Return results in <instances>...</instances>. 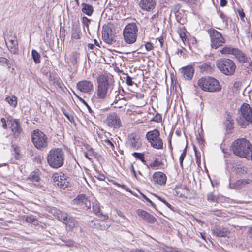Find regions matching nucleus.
Here are the masks:
<instances>
[{
	"mask_svg": "<svg viewBox=\"0 0 252 252\" xmlns=\"http://www.w3.org/2000/svg\"><path fill=\"white\" fill-rule=\"evenodd\" d=\"M97 98L102 100L110 98L114 89L113 79L107 76L101 75L97 78Z\"/></svg>",
	"mask_w": 252,
	"mask_h": 252,
	"instance_id": "obj_1",
	"label": "nucleus"
},
{
	"mask_svg": "<svg viewBox=\"0 0 252 252\" xmlns=\"http://www.w3.org/2000/svg\"><path fill=\"white\" fill-rule=\"evenodd\" d=\"M46 158L48 164L51 168L58 169L64 164V153L61 148H54L49 151Z\"/></svg>",
	"mask_w": 252,
	"mask_h": 252,
	"instance_id": "obj_2",
	"label": "nucleus"
},
{
	"mask_svg": "<svg viewBox=\"0 0 252 252\" xmlns=\"http://www.w3.org/2000/svg\"><path fill=\"white\" fill-rule=\"evenodd\" d=\"M252 148L251 144L245 138L237 139L233 144L234 154L240 157H249Z\"/></svg>",
	"mask_w": 252,
	"mask_h": 252,
	"instance_id": "obj_3",
	"label": "nucleus"
},
{
	"mask_svg": "<svg viewBox=\"0 0 252 252\" xmlns=\"http://www.w3.org/2000/svg\"><path fill=\"white\" fill-rule=\"evenodd\" d=\"M198 85L203 91L209 92H219L221 89L219 82L211 77L200 78L198 81Z\"/></svg>",
	"mask_w": 252,
	"mask_h": 252,
	"instance_id": "obj_4",
	"label": "nucleus"
},
{
	"mask_svg": "<svg viewBox=\"0 0 252 252\" xmlns=\"http://www.w3.org/2000/svg\"><path fill=\"white\" fill-rule=\"evenodd\" d=\"M238 124L245 128L252 124V108L247 103H243L240 108V117L237 120Z\"/></svg>",
	"mask_w": 252,
	"mask_h": 252,
	"instance_id": "obj_5",
	"label": "nucleus"
},
{
	"mask_svg": "<svg viewBox=\"0 0 252 252\" xmlns=\"http://www.w3.org/2000/svg\"><path fill=\"white\" fill-rule=\"evenodd\" d=\"M216 66L223 74L231 76L235 72L236 65L233 61L227 58H220L216 62Z\"/></svg>",
	"mask_w": 252,
	"mask_h": 252,
	"instance_id": "obj_6",
	"label": "nucleus"
},
{
	"mask_svg": "<svg viewBox=\"0 0 252 252\" xmlns=\"http://www.w3.org/2000/svg\"><path fill=\"white\" fill-rule=\"evenodd\" d=\"M32 141L38 150L42 151L48 147V137L43 132L39 129L34 130L32 133Z\"/></svg>",
	"mask_w": 252,
	"mask_h": 252,
	"instance_id": "obj_7",
	"label": "nucleus"
},
{
	"mask_svg": "<svg viewBox=\"0 0 252 252\" xmlns=\"http://www.w3.org/2000/svg\"><path fill=\"white\" fill-rule=\"evenodd\" d=\"M138 28L135 23L128 24L123 30L125 41L128 44L135 42L137 36Z\"/></svg>",
	"mask_w": 252,
	"mask_h": 252,
	"instance_id": "obj_8",
	"label": "nucleus"
},
{
	"mask_svg": "<svg viewBox=\"0 0 252 252\" xmlns=\"http://www.w3.org/2000/svg\"><path fill=\"white\" fill-rule=\"evenodd\" d=\"M146 138L153 148L156 149L163 148V141L160 137V132L158 129H155L147 132Z\"/></svg>",
	"mask_w": 252,
	"mask_h": 252,
	"instance_id": "obj_9",
	"label": "nucleus"
},
{
	"mask_svg": "<svg viewBox=\"0 0 252 252\" xmlns=\"http://www.w3.org/2000/svg\"><path fill=\"white\" fill-rule=\"evenodd\" d=\"M211 38V45L212 48L217 49L222 46L225 42V38L222 34L215 29L210 30L208 32Z\"/></svg>",
	"mask_w": 252,
	"mask_h": 252,
	"instance_id": "obj_10",
	"label": "nucleus"
},
{
	"mask_svg": "<svg viewBox=\"0 0 252 252\" xmlns=\"http://www.w3.org/2000/svg\"><path fill=\"white\" fill-rule=\"evenodd\" d=\"M71 204L76 206V209L88 210L91 209V203L85 194L78 195L71 201Z\"/></svg>",
	"mask_w": 252,
	"mask_h": 252,
	"instance_id": "obj_11",
	"label": "nucleus"
},
{
	"mask_svg": "<svg viewBox=\"0 0 252 252\" xmlns=\"http://www.w3.org/2000/svg\"><path fill=\"white\" fill-rule=\"evenodd\" d=\"M105 123L108 127L113 129H118L122 126L120 118L115 112L109 114Z\"/></svg>",
	"mask_w": 252,
	"mask_h": 252,
	"instance_id": "obj_12",
	"label": "nucleus"
},
{
	"mask_svg": "<svg viewBox=\"0 0 252 252\" xmlns=\"http://www.w3.org/2000/svg\"><path fill=\"white\" fill-rule=\"evenodd\" d=\"M102 38L103 41L109 44H113L115 41V35L112 32V29L109 26H105L103 27L102 31Z\"/></svg>",
	"mask_w": 252,
	"mask_h": 252,
	"instance_id": "obj_13",
	"label": "nucleus"
},
{
	"mask_svg": "<svg viewBox=\"0 0 252 252\" xmlns=\"http://www.w3.org/2000/svg\"><path fill=\"white\" fill-rule=\"evenodd\" d=\"M5 41L8 50L11 53L14 54L18 53V41L16 37L12 36V35H7L5 37Z\"/></svg>",
	"mask_w": 252,
	"mask_h": 252,
	"instance_id": "obj_14",
	"label": "nucleus"
},
{
	"mask_svg": "<svg viewBox=\"0 0 252 252\" xmlns=\"http://www.w3.org/2000/svg\"><path fill=\"white\" fill-rule=\"evenodd\" d=\"M10 124V128L13 137L15 138H19L23 132V129L19 119H11L9 121Z\"/></svg>",
	"mask_w": 252,
	"mask_h": 252,
	"instance_id": "obj_15",
	"label": "nucleus"
},
{
	"mask_svg": "<svg viewBox=\"0 0 252 252\" xmlns=\"http://www.w3.org/2000/svg\"><path fill=\"white\" fill-rule=\"evenodd\" d=\"M77 88L82 93H90L93 90V84L91 81L85 80H82L77 83Z\"/></svg>",
	"mask_w": 252,
	"mask_h": 252,
	"instance_id": "obj_16",
	"label": "nucleus"
},
{
	"mask_svg": "<svg viewBox=\"0 0 252 252\" xmlns=\"http://www.w3.org/2000/svg\"><path fill=\"white\" fill-rule=\"evenodd\" d=\"M53 180L55 185L63 189H65L69 185V182L66 180L64 174L62 175H55L53 176Z\"/></svg>",
	"mask_w": 252,
	"mask_h": 252,
	"instance_id": "obj_17",
	"label": "nucleus"
},
{
	"mask_svg": "<svg viewBox=\"0 0 252 252\" xmlns=\"http://www.w3.org/2000/svg\"><path fill=\"white\" fill-rule=\"evenodd\" d=\"M139 6L142 10L152 11L156 6V0H140Z\"/></svg>",
	"mask_w": 252,
	"mask_h": 252,
	"instance_id": "obj_18",
	"label": "nucleus"
},
{
	"mask_svg": "<svg viewBox=\"0 0 252 252\" xmlns=\"http://www.w3.org/2000/svg\"><path fill=\"white\" fill-rule=\"evenodd\" d=\"M213 235L217 237H224L229 233L227 228L220 225H216L211 229Z\"/></svg>",
	"mask_w": 252,
	"mask_h": 252,
	"instance_id": "obj_19",
	"label": "nucleus"
},
{
	"mask_svg": "<svg viewBox=\"0 0 252 252\" xmlns=\"http://www.w3.org/2000/svg\"><path fill=\"white\" fill-rule=\"evenodd\" d=\"M136 213L143 220L149 223H153L157 221L155 217L146 211L138 209L136 211Z\"/></svg>",
	"mask_w": 252,
	"mask_h": 252,
	"instance_id": "obj_20",
	"label": "nucleus"
},
{
	"mask_svg": "<svg viewBox=\"0 0 252 252\" xmlns=\"http://www.w3.org/2000/svg\"><path fill=\"white\" fill-rule=\"evenodd\" d=\"M89 222V224L91 227L100 230H105L110 226L109 224H106L104 221L96 219L90 220Z\"/></svg>",
	"mask_w": 252,
	"mask_h": 252,
	"instance_id": "obj_21",
	"label": "nucleus"
},
{
	"mask_svg": "<svg viewBox=\"0 0 252 252\" xmlns=\"http://www.w3.org/2000/svg\"><path fill=\"white\" fill-rule=\"evenodd\" d=\"M30 184L37 186L39 185L40 173L38 170L32 172L27 179Z\"/></svg>",
	"mask_w": 252,
	"mask_h": 252,
	"instance_id": "obj_22",
	"label": "nucleus"
},
{
	"mask_svg": "<svg viewBox=\"0 0 252 252\" xmlns=\"http://www.w3.org/2000/svg\"><path fill=\"white\" fill-rule=\"evenodd\" d=\"M153 177L154 182L160 185H164L166 182V175L161 172H155Z\"/></svg>",
	"mask_w": 252,
	"mask_h": 252,
	"instance_id": "obj_23",
	"label": "nucleus"
},
{
	"mask_svg": "<svg viewBox=\"0 0 252 252\" xmlns=\"http://www.w3.org/2000/svg\"><path fill=\"white\" fill-rule=\"evenodd\" d=\"M182 73L185 79L190 80L193 76L194 69L191 65H188L182 68Z\"/></svg>",
	"mask_w": 252,
	"mask_h": 252,
	"instance_id": "obj_24",
	"label": "nucleus"
},
{
	"mask_svg": "<svg viewBox=\"0 0 252 252\" xmlns=\"http://www.w3.org/2000/svg\"><path fill=\"white\" fill-rule=\"evenodd\" d=\"M129 140L130 147L134 149H138L141 146V142L138 135L132 134L129 136Z\"/></svg>",
	"mask_w": 252,
	"mask_h": 252,
	"instance_id": "obj_25",
	"label": "nucleus"
},
{
	"mask_svg": "<svg viewBox=\"0 0 252 252\" xmlns=\"http://www.w3.org/2000/svg\"><path fill=\"white\" fill-rule=\"evenodd\" d=\"M201 73H211L214 71V65L210 62L203 63L199 66Z\"/></svg>",
	"mask_w": 252,
	"mask_h": 252,
	"instance_id": "obj_26",
	"label": "nucleus"
},
{
	"mask_svg": "<svg viewBox=\"0 0 252 252\" xmlns=\"http://www.w3.org/2000/svg\"><path fill=\"white\" fill-rule=\"evenodd\" d=\"M240 63H244L248 62V58L240 50L236 48L233 54Z\"/></svg>",
	"mask_w": 252,
	"mask_h": 252,
	"instance_id": "obj_27",
	"label": "nucleus"
},
{
	"mask_svg": "<svg viewBox=\"0 0 252 252\" xmlns=\"http://www.w3.org/2000/svg\"><path fill=\"white\" fill-rule=\"evenodd\" d=\"M251 180L249 179H240L236 181L234 184H230V186L231 188L240 189L243 186L249 184Z\"/></svg>",
	"mask_w": 252,
	"mask_h": 252,
	"instance_id": "obj_28",
	"label": "nucleus"
},
{
	"mask_svg": "<svg viewBox=\"0 0 252 252\" xmlns=\"http://www.w3.org/2000/svg\"><path fill=\"white\" fill-rule=\"evenodd\" d=\"M82 11L83 13L88 16H90L92 15L94 12V8L91 5L83 3L82 4Z\"/></svg>",
	"mask_w": 252,
	"mask_h": 252,
	"instance_id": "obj_29",
	"label": "nucleus"
},
{
	"mask_svg": "<svg viewBox=\"0 0 252 252\" xmlns=\"http://www.w3.org/2000/svg\"><path fill=\"white\" fill-rule=\"evenodd\" d=\"M64 224L69 227V230H71L74 227L77 226L78 223L77 221L74 218L69 217Z\"/></svg>",
	"mask_w": 252,
	"mask_h": 252,
	"instance_id": "obj_30",
	"label": "nucleus"
},
{
	"mask_svg": "<svg viewBox=\"0 0 252 252\" xmlns=\"http://www.w3.org/2000/svg\"><path fill=\"white\" fill-rule=\"evenodd\" d=\"M81 31L79 28L76 27H74L72 30L71 32V39L78 40L81 37Z\"/></svg>",
	"mask_w": 252,
	"mask_h": 252,
	"instance_id": "obj_31",
	"label": "nucleus"
},
{
	"mask_svg": "<svg viewBox=\"0 0 252 252\" xmlns=\"http://www.w3.org/2000/svg\"><path fill=\"white\" fill-rule=\"evenodd\" d=\"M92 208L94 213L96 215L98 216H103L102 213L100 211L101 210L99 205L97 202L95 201L93 203Z\"/></svg>",
	"mask_w": 252,
	"mask_h": 252,
	"instance_id": "obj_32",
	"label": "nucleus"
},
{
	"mask_svg": "<svg viewBox=\"0 0 252 252\" xmlns=\"http://www.w3.org/2000/svg\"><path fill=\"white\" fill-rule=\"evenodd\" d=\"M5 101L11 106L15 107L17 104V97L13 95L6 97Z\"/></svg>",
	"mask_w": 252,
	"mask_h": 252,
	"instance_id": "obj_33",
	"label": "nucleus"
},
{
	"mask_svg": "<svg viewBox=\"0 0 252 252\" xmlns=\"http://www.w3.org/2000/svg\"><path fill=\"white\" fill-rule=\"evenodd\" d=\"M57 217L61 221L64 223L65 222H66L67 220L70 216H68L67 214L65 213L58 211L57 212Z\"/></svg>",
	"mask_w": 252,
	"mask_h": 252,
	"instance_id": "obj_34",
	"label": "nucleus"
},
{
	"mask_svg": "<svg viewBox=\"0 0 252 252\" xmlns=\"http://www.w3.org/2000/svg\"><path fill=\"white\" fill-rule=\"evenodd\" d=\"M236 48H233L231 46H225L221 50L220 52L222 54H232L233 55Z\"/></svg>",
	"mask_w": 252,
	"mask_h": 252,
	"instance_id": "obj_35",
	"label": "nucleus"
},
{
	"mask_svg": "<svg viewBox=\"0 0 252 252\" xmlns=\"http://www.w3.org/2000/svg\"><path fill=\"white\" fill-rule=\"evenodd\" d=\"M32 58L36 64L40 63V55L35 50L33 49L32 51Z\"/></svg>",
	"mask_w": 252,
	"mask_h": 252,
	"instance_id": "obj_36",
	"label": "nucleus"
},
{
	"mask_svg": "<svg viewBox=\"0 0 252 252\" xmlns=\"http://www.w3.org/2000/svg\"><path fill=\"white\" fill-rule=\"evenodd\" d=\"M132 156H134L137 159L141 161V162L145 165H146V161L145 160L144 155L142 153L134 152L132 154Z\"/></svg>",
	"mask_w": 252,
	"mask_h": 252,
	"instance_id": "obj_37",
	"label": "nucleus"
},
{
	"mask_svg": "<svg viewBox=\"0 0 252 252\" xmlns=\"http://www.w3.org/2000/svg\"><path fill=\"white\" fill-rule=\"evenodd\" d=\"M234 124L233 120L230 117L227 118L225 123L226 128L229 130H231L233 128Z\"/></svg>",
	"mask_w": 252,
	"mask_h": 252,
	"instance_id": "obj_38",
	"label": "nucleus"
},
{
	"mask_svg": "<svg viewBox=\"0 0 252 252\" xmlns=\"http://www.w3.org/2000/svg\"><path fill=\"white\" fill-rule=\"evenodd\" d=\"M74 94L77 97V98H78V99L80 101V102H81L83 104H84L85 106H86V107L87 108L89 113L92 115H94V111L92 110V109L91 108V107H90V106L88 104V103L83 99L81 97H79L78 96H77L76 95V94L74 93Z\"/></svg>",
	"mask_w": 252,
	"mask_h": 252,
	"instance_id": "obj_39",
	"label": "nucleus"
},
{
	"mask_svg": "<svg viewBox=\"0 0 252 252\" xmlns=\"http://www.w3.org/2000/svg\"><path fill=\"white\" fill-rule=\"evenodd\" d=\"M207 197L208 201L212 202H216L218 201V197L215 195L212 192L208 193Z\"/></svg>",
	"mask_w": 252,
	"mask_h": 252,
	"instance_id": "obj_40",
	"label": "nucleus"
},
{
	"mask_svg": "<svg viewBox=\"0 0 252 252\" xmlns=\"http://www.w3.org/2000/svg\"><path fill=\"white\" fill-rule=\"evenodd\" d=\"M155 196L160 201L163 202L167 207L170 209L171 210H173L174 207H172L171 205H170L168 202L166 201V200L161 197L158 196L157 194H155Z\"/></svg>",
	"mask_w": 252,
	"mask_h": 252,
	"instance_id": "obj_41",
	"label": "nucleus"
},
{
	"mask_svg": "<svg viewBox=\"0 0 252 252\" xmlns=\"http://www.w3.org/2000/svg\"><path fill=\"white\" fill-rule=\"evenodd\" d=\"M26 220L27 222L31 223L34 225L37 224L38 220L33 216H28L26 218Z\"/></svg>",
	"mask_w": 252,
	"mask_h": 252,
	"instance_id": "obj_42",
	"label": "nucleus"
},
{
	"mask_svg": "<svg viewBox=\"0 0 252 252\" xmlns=\"http://www.w3.org/2000/svg\"><path fill=\"white\" fill-rule=\"evenodd\" d=\"M13 151L14 152V157L16 159H18L20 158V150L19 147L17 146H13Z\"/></svg>",
	"mask_w": 252,
	"mask_h": 252,
	"instance_id": "obj_43",
	"label": "nucleus"
},
{
	"mask_svg": "<svg viewBox=\"0 0 252 252\" xmlns=\"http://www.w3.org/2000/svg\"><path fill=\"white\" fill-rule=\"evenodd\" d=\"M94 175L95 178H97L98 180L100 181H104L105 179V176L102 173H100L98 172H95V173H94Z\"/></svg>",
	"mask_w": 252,
	"mask_h": 252,
	"instance_id": "obj_44",
	"label": "nucleus"
},
{
	"mask_svg": "<svg viewBox=\"0 0 252 252\" xmlns=\"http://www.w3.org/2000/svg\"><path fill=\"white\" fill-rule=\"evenodd\" d=\"M161 164V162L156 159L152 163H151L149 166H147L149 168L150 167L152 168H155L157 166H159Z\"/></svg>",
	"mask_w": 252,
	"mask_h": 252,
	"instance_id": "obj_45",
	"label": "nucleus"
},
{
	"mask_svg": "<svg viewBox=\"0 0 252 252\" xmlns=\"http://www.w3.org/2000/svg\"><path fill=\"white\" fill-rule=\"evenodd\" d=\"M152 120L156 122H161L162 121L161 115L159 113H157L153 118Z\"/></svg>",
	"mask_w": 252,
	"mask_h": 252,
	"instance_id": "obj_46",
	"label": "nucleus"
},
{
	"mask_svg": "<svg viewBox=\"0 0 252 252\" xmlns=\"http://www.w3.org/2000/svg\"><path fill=\"white\" fill-rule=\"evenodd\" d=\"M63 242L64 243L63 246H66L70 247L74 245V242L71 240H63Z\"/></svg>",
	"mask_w": 252,
	"mask_h": 252,
	"instance_id": "obj_47",
	"label": "nucleus"
},
{
	"mask_svg": "<svg viewBox=\"0 0 252 252\" xmlns=\"http://www.w3.org/2000/svg\"><path fill=\"white\" fill-rule=\"evenodd\" d=\"M141 195L142 196V197L148 203H149L152 206H153L154 208L156 209V205L155 203H154L150 199H149L146 195H145L144 194L141 193Z\"/></svg>",
	"mask_w": 252,
	"mask_h": 252,
	"instance_id": "obj_48",
	"label": "nucleus"
},
{
	"mask_svg": "<svg viewBox=\"0 0 252 252\" xmlns=\"http://www.w3.org/2000/svg\"><path fill=\"white\" fill-rule=\"evenodd\" d=\"M210 212L212 214L217 216H220L222 214V212L220 210L212 209L210 211Z\"/></svg>",
	"mask_w": 252,
	"mask_h": 252,
	"instance_id": "obj_49",
	"label": "nucleus"
},
{
	"mask_svg": "<svg viewBox=\"0 0 252 252\" xmlns=\"http://www.w3.org/2000/svg\"><path fill=\"white\" fill-rule=\"evenodd\" d=\"M218 14H219L220 18L222 20L223 22H227V17L222 11H219L218 12Z\"/></svg>",
	"mask_w": 252,
	"mask_h": 252,
	"instance_id": "obj_50",
	"label": "nucleus"
},
{
	"mask_svg": "<svg viewBox=\"0 0 252 252\" xmlns=\"http://www.w3.org/2000/svg\"><path fill=\"white\" fill-rule=\"evenodd\" d=\"M90 22L91 20L86 17H83L82 18V22L86 27L89 26Z\"/></svg>",
	"mask_w": 252,
	"mask_h": 252,
	"instance_id": "obj_51",
	"label": "nucleus"
},
{
	"mask_svg": "<svg viewBox=\"0 0 252 252\" xmlns=\"http://www.w3.org/2000/svg\"><path fill=\"white\" fill-rule=\"evenodd\" d=\"M8 62H9V61L7 59L3 58V57L0 58V63L1 64L4 65L6 64L7 65H9V63H8ZM8 67L9 68L10 66H8Z\"/></svg>",
	"mask_w": 252,
	"mask_h": 252,
	"instance_id": "obj_52",
	"label": "nucleus"
},
{
	"mask_svg": "<svg viewBox=\"0 0 252 252\" xmlns=\"http://www.w3.org/2000/svg\"><path fill=\"white\" fill-rule=\"evenodd\" d=\"M145 47L147 51H151L153 49V44L150 42H146L145 44Z\"/></svg>",
	"mask_w": 252,
	"mask_h": 252,
	"instance_id": "obj_53",
	"label": "nucleus"
},
{
	"mask_svg": "<svg viewBox=\"0 0 252 252\" xmlns=\"http://www.w3.org/2000/svg\"><path fill=\"white\" fill-rule=\"evenodd\" d=\"M120 95L118 94H116L115 97V100L114 101V103H117L118 101L124 99V97H122V96H120Z\"/></svg>",
	"mask_w": 252,
	"mask_h": 252,
	"instance_id": "obj_54",
	"label": "nucleus"
},
{
	"mask_svg": "<svg viewBox=\"0 0 252 252\" xmlns=\"http://www.w3.org/2000/svg\"><path fill=\"white\" fill-rule=\"evenodd\" d=\"M126 82L127 84L129 86H132L133 84L132 78L129 76L126 77Z\"/></svg>",
	"mask_w": 252,
	"mask_h": 252,
	"instance_id": "obj_55",
	"label": "nucleus"
},
{
	"mask_svg": "<svg viewBox=\"0 0 252 252\" xmlns=\"http://www.w3.org/2000/svg\"><path fill=\"white\" fill-rule=\"evenodd\" d=\"M105 143H106L108 146H110L112 148H114V144L108 139H106L103 140Z\"/></svg>",
	"mask_w": 252,
	"mask_h": 252,
	"instance_id": "obj_56",
	"label": "nucleus"
},
{
	"mask_svg": "<svg viewBox=\"0 0 252 252\" xmlns=\"http://www.w3.org/2000/svg\"><path fill=\"white\" fill-rule=\"evenodd\" d=\"M185 157H186V155H185V153H182V154L181 155V156L180 157V158H179L180 164L181 167H183V160H184Z\"/></svg>",
	"mask_w": 252,
	"mask_h": 252,
	"instance_id": "obj_57",
	"label": "nucleus"
},
{
	"mask_svg": "<svg viewBox=\"0 0 252 252\" xmlns=\"http://www.w3.org/2000/svg\"><path fill=\"white\" fill-rule=\"evenodd\" d=\"M0 121H1V123H2V127L4 129L7 128V124H6L5 119L4 118H1Z\"/></svg>",
	"mask_w": 252,
	"mask_h": 252,
	"instance_id": "obj_58",
	"label": "nucleus"
},
{
	"mask_svg": "<svg viewBox=\"0 0 252 252\" xmlns=\"http://www.w3.org/2000/svg\"><path fill=\"white\" fill-rule=\"evenodd\" d=\"M130 170H131V171L132 172L133 175L134 176V177L138 179V177L137 176V174H136V171L135 170H134V166L132 164L130 166Z\"/></svg>",
	"mask_w": 252,
	"mask_h": 252,
	"instance_id": "obj_59",
	"label": "nucleus"
},
{
	"mask_svg": "<svg viewBox=\"0 0 252 252\" xmlns=\"http://www.w3.org/2000/svg\"><path fill=\"white\" fill-rule=\"evenodd\" d=\"M238 13H239V16L241 18V19L242 20H243V18L245 17V13H244V11H243V10L242 9V10H238Z\"/></svg>",
	"mask_w": 252,
	"mask_h": 252,
	"instance_id": "obj_60",
	"label": "nucleus"
},
{
	"mask_svg": "<svg viewBox=\"0 0 252 252\" xmlns=\"http://www.w3.org/2000/svg\"><path fill=\"white\" fill-rule=\"evenodd\" d=\"M116 185H117L119 187H121L122 189H126V190L128 191H130V189L128 188H127L125 185H120L118 183H116Z\"/></svg>",
	"mask_w": 252,
	"mask_h": 252,
	"instance_id": "obj_61",
	"label": "nucleus"
},
{
	"mask_svg": "<svg viewBox=\"0 0 252 252\" xmlns=\"http://www.w3.org/2000/svg\"><path fill=\"white\" fill-rule=\"evenodd\" d=\"M227 4L226 0H220V5L222 7L225 6Z\"/></svg>",
	"mask_w": 252,
	"mask_h": 252,
	"instance_id": "obj_62",
	"label": "nucleus"
},
{
	"mask_svg": "<svg viewBox=\"0 0 252 252\" xmlns=\"http://www.w3.org/2000/svg\"><path fill=\"white\" fill-rule=\"evenodd\" d=\"M158 13H156L152 16V17L150 18V22H154V20L157 19L158 17Z\"/></svg>",
	"mask_w": 252,
	"mask_h": 252,
	"instance_id": "obj_63",
	"label": "nucleus"
},
{
	"mask_svg": "<svg viewBox=\"0 0 252 252\" xmlns=\"http://www.w3.org/2000/svg\"><path fill=\"white\" fill-rule=\"evenodd\" d=\"M167 252H181V251H178L175 249L170 248L169 250L167 251Z\"/></svg>",
	"mask_w": 252,
	"mask_h": 252,
	"instance_id": "obj_64",
	"label": "nucleus"
}]
</instances>
